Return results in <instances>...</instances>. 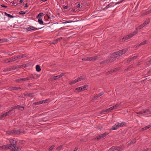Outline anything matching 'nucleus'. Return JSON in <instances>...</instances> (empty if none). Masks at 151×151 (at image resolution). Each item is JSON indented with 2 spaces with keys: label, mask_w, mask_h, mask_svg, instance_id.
Masks as SVG:
<instances>
[{
  "label": "nucleus",
  "mask_w": 151,
  "mask_h": 151,
  "mask_svg": "<svg viewBox=\"0 0 151 151\" xmlns=\"http://www.w3.org/2000/svg\"><path fill=\"white\" fill-rule=\"evenodd\" d=\"M21 133H22L23 134L25 133L24 131H22V130H19L18 129H14L11 131H6V133L8 135H19Z\"/></svg>",
  "instance_id": "nucleus-1"
},
{
  "label": "nucleus",
  "mask_w": 151,
  "mask_h": 151,
  "mask_svg": "<svg viewBox=\"0 0 151 151\" xmlns=\"http://www.w3.org/2000/svg\"><path fill=\"white\" fill-rule=\"evenodd\" d=\"M76 90H78V92H79L80 91H83L82 87H81L76 88Z\"/></svg>",
  "instance_id": "nucleus-34"
},
{
  "label": "nucleus",
  "mask_w": 151,
  "mask_h": 151,
  "mask_svg": "<svg viewBox=\"0 0 151 151\" xmlns=\"http://www.w3.org/2000/svg\"><path fill=\"white\" fill-rule=\"evenodd\" d=\"M55 146L54 145H52L51 146L49 149L48 151H51L54 147Z\"/></svg>",
  "instance_id": "nucleus-46"
},
{
  "label": "nucleus",
  "mask_w": 151,
  "mask_h": 151,
  "mask_svg": "<svg viewBox=\"0 0 151 151\" xmlns=\"http://www.w3.org/2000/svg\"><path fill=\"white\" fill-rule=\"evenodd\" d=\"M118 70V68H116L112 70L113 72H115L117 71Z\"/></svg>",
  "instance_id": "nucleus-56"
},
{
  "label": "nucleus",
  "mask_w": 151,
  "mask_h": 151,
  "mask_svg": "<svg viewBox=\"0 0 151 151\" xmlns=\"http://www.w3.org/2000/svg\"><path fill=\"white\" fill-rule=\"evenodd\" d=\"M124 148L125 147L124 146H113L112 147L110 148L108 150V151H114L115 150H117L118 151H122L124 149Z\"/></svg>",
  "instance_id": "nucleus-2"
},
{
  "label": "nucleus",
  "mask_w": 151,
  "mask_h": 151,
  "mask_svg": "<svg viewBox=\"0 0 151 151\" xmlns=\"http://www.w3.org/2000/svg\"><path fill=\"white\" fill-rule=\"evenodd\" d=\"M26 66V65H25V66H24V65H17L16 66H14L13 67L14 68V70H15V69H16L17 68H23V67H25Z\"/></svg>",
  "instance_id": "nucleus-19"
},
{
  "label": "nucleus",
  "mask_w": 151,
  "mask_h": 151,
  "mask_svg": "<svg viewBox=\"0 0 151 151\" xmlns=\"http://www.w3.org/2000/svg\"><path fill=\"white\" fill-rule=\"evenodd\" d=\"M4 61L5 63L10 62L9 58H6L4 59Z\"/></svg>",
  "instance_id": "nucleus-41"
},
{
  "label": "nucleus",
  "mask_w": 151,
  "mask_h": 151,
  "mask_svg": "<svg viewBox=\"0 0 151 151\" xmlns=\"http://www.w3.org/2000/svg\"><path fill=\"white\" fill-rule=\"evenodd\" d=\"M109 63V60L108 59H107L105 60L102 61L100 63V64H106L108 63Z\"/></svg>",
  "instance_id": "nucleus-26"
},
{
  "label": "nucleus",
  "mask_w": 151,
  "mask_h": 151,
  "mask_svg": "<svg viewBox=\"0 0 151 151\" xmlns=\"http://www.w3.org/2000/svg\"><path fill=\"white\" fill-rule=\"evenodd\" d=\"M147 42V40H145V41H143V42L141 43H140L138 45H137L136 47H139L141 45H145V44L146 43V42Z\"/></svg>",
  "instance_id": "nucleus-30"
},
{
  "label": "nucleus",
  "mask_w": 151,
  "mask_h": 151,
  "mask_svg": "<svg viewBox=\"0 0 151 151\" xmlns=\"http://www.w3.org/2000/svg\"><path fill=\"white\" fill-rule=\"evenodd\" d=\"M118 55L117 53H116V52H114L110 56L112 57L113 58L116 59L117 57V56Z\"/></svg>",
  "instance_id": "nucleus-24"
},
{
  "label": "nucleus",
  "mask_w": 151,
  "mask_h": 151,
  "mask_svg": "<svg viewBox=\"0 0 151 151\" xmlns=\"http://www.w3.org/2000/svg\"><path fill=\"white\" fill-rule=\"evenodd\" d=\"M150 22V19H148L146 20L145 21V22L143 23V24H142L143 25V27L145 26L149 22Z\"/></svg>",
  "instance_id": "nucleus-21"
},
{
  "label": "nucleus",
  "mask_w": 151,
  "mask_h": 151,
  "mask_svg": "<svg viewBox=\"0 0 151 151\" xmlns=\"http://www.w3.org/2000/svg\"><path fill=\"white\" fill-rule=\"evenodd\" d=\"M146 64L147 65L151 64V59L150 60L147 61L146 63Z\"/></svg>",
  "instance_id": "nucleus-52"
},
{
  "label": "nucleus",
  "mask_w": 151,
  "mask_h": 151,
  "mask_svg": "<svg viewBox=\"0 0 151 151\" xmlns=\"http://www.w3.org/2000/svg\"><path fill=\"white\" fill-rule=\"evenodd\" d=\"M63 38L62 37H60L56 39V40L54 41V42H53L52 44H57L58 41H60L62 39H63Z\"/></svg>",
  "instance_id": "nucleus-17"
},
{
  "label": "nucleus",
  "mask_w": 151,
  "mask_h": 151,
  "mask_svg": "<svg viewBox=\"0 0 151 151\" xmlns=\"http://www.w3.org/2000/svg\"><path fill=\"white\" fill-rule=\"evenodd\" d=\"M143 27V24H141L137 28H136V30H138L142 28Z\"/></svg>",
  "instance_id": "nucleus-45"
},
{
  "label": "nucleus",
  "mask_w": 151,
  "mask_h": 151,
  "mask_svg": "<svg viewBox=\"0 0 151 151\" xmlns=\"http://www.w3.org/2000/svg\"><path fill=\"white\" fill-rule=\"evenodd\" d=\"M47 0H38V2L42 3L46 1Z\"/></svg>",
  "instance_id": "nucleus-62"
},
{
  "label": "nucleus",
  "mask_w": 151,
  "mask_h": 151,
  "mask_svg": "<svg viewBox=\"0 0 151 151\" xmlns=\"http://www.w3.org/2000/svg\"><path fill=\"white\" fill-rule=\"evenodd\" d=\"M77 82V81H76V79L75 80L72 81H70V83H70V85H72L73 84L76 83Z\"/></svg>",
  "instance_id": "nucleus-40"
},
{
  "label": "nucleus",
  "mask_w": 151,
  "mask_h": 151,
  "mask_svg": "<svg viewBox=\"0 0 151 151\" xmlns=\"http://www.w3.org/2000/svg\"><path fill=\"white\" fill-rule=\"evenodd\" d=\"M99 56H95L94 57H90V61L95 60H97L99 58Z\"/></svg>",
  "instance_id": "nucleus-14"
},
{
  "label": "nucleus",
  "mask_w": 151,
  "mask_h": 151,
  "mask_svg": "<svg viewBox=\"0 0 151 151\" xmlns=\"http://www.w3.org/2000/svg\"><path fill=\"white\" fill-rule=\"evenodd\" d=\"M137 31H134V32L130 33L129 35H127L124 37L122 39V40L125 41V40H127L129 38H130L134 35L137 33Z\"/></svg>",
  "instance_id": "nucleus-3"
},
{
  "label": "nucleus",
  "mask_w": 151,
  "mask_h": 151,
  "mask_svg": "<svg viewBox=\"0 0 151 151\" xmlns=\"http://www.w3.org/2000/svg\"><path fill=\"white\" fill-rule=\"evenodd\" d=\"M18 109H19V110L22 111H23L24 109V108L23 107L21 106H20V105H18Z\"/></svg>",
  "instance_id": "nucleus-33"
},
{
  "label": "nucleus",
  "mask_w": 151,
  "mask_h": 151,
  "mask_svg": "<svg viewBox=\"0 0 151 151\" xmlns=\"http://www.w3.org/2000/svg\"><path fill=\"white\" fill-rule=\"evenodd\" d=\"M44 19L46 20V21H48V23H45V22H44L45 24H48L50 23V17L47 14H46L44 17Z\"/></svg>",
  "instance_id": "nucleus-9"
},
{
  "label": "nucleus",
  "mask_w": 151,
  "mask_h": 151,
  "mask_svg": "<svg viewBox=\"0 0 151 151\" xmlns=\"http://www.w3.org/2000/svg\"><path fill=\"white\" fill-rule=\"evenodd\" d=\"M127 51V49H124L118 51L116 52V53H117L118 56L122 55L124 54Z\"/></svg>",
  "instance_id": "nucleus-5"
},
{
  "label": "nucleus",
  "mask_w": 151,
  "mask_h": 151,
  "mask_svg": "<svg viewBox=\"0 0 151 151\" xmlns=\"http://www.w3.org/2000/svg\"><path fill=\"white\" fill-rule=\"evenodd\" d=\"M16 58H17V59H19L22 58V57L21 55H19L16 56Z\"/></svg>",
  "instance_id": "nucleus-47"
},
{
  "label": "nucleus",
  "mask_w": 151,
  "mask_h": 151,
  "mask_svg": "<svg viewBox=\"0 0 151 151\" xmlns=\"http://www.w3.org/2000/svg\"><path fill=\"white\" fill-rule=\"evenodd\" d=\"M22 55V58H25V57H26V56H27L28 55L27 54H25L22 55Z\"/></svg>",
  "instance_id": "nucleus-57"
},
{
  "label": "nucleus",
  "mask_w": 151,
  "mask_h": 151,
  "mask_svg": "<svg viewBox=\"0 0 151 151\" xmlns=\"http://www.w3.org/2000/svg\"><path fill=\"white\" fill-rule=\"evenodd\" d=\"M106 112V110H103L102 111H101L99 113H100V114H101L103 113H104Z\"/></svg>",
  "instance_id": "nucleus-61"
},
{
  "label": "nucleus",
  "mask_w": 151,
  "mask_h": 151,
  "mask_svg": "<svg viewBox=\"0 0 151 151\" xmlns=\"http://www.w3.org/2000/svg\"><path fill=\"white\" fill-rule=\"evenodd\" d=\"M30 77V78H32L33 79H36L38 78V76L36 74L32 75Z\"/></svg>",
  "instance_id": "nucleus-28"
},
{
  "label": "nucleus",
  "mask_w": 151,
  "mask_h": 151,
  "mask_svg": "<svg viewBox=\"0 0 151 151\" xmlns=\"http://www.w3.org/2000/svg\"><path fill=\"white\" fill-rule=\"evenodd\" d=\"M13 109H18V105L16 106H15L14 107H12Z\"/></svg>",
  "instance_id": "nucleus-63"
},
{
  "label": "nucleus",
  "mask_w": 151,
  "mask_h": 151,
  "mask_svg": "<svg viewBox=\"0 0 151 151\" xmlns=\"http://www.w3.org/2000/svg\"><path fill=\"white\" fill-rule=\"evenodd\" d=\"M119 105V104H116L115 105L113 106L112 107H114V109H116L117 107H118Z\"/></svg>",
  "instance_id": "nucleus-58"
},
{
  "label": "nucleus",
  "mask_w": 151,
  "mask_h": 151,
  "mask_svg": "<svg viewBox=\"0 0 151 151\" xmlns=\"http://www.w3.org/2000/svg\"><path fill=\"white\" fill-rule=\"evenodd\" d=\"M48 100L47 99H46L45 100H43L42 101H40L38 102V105L40 104L43 103H47L48 101Z\"/></svg>",
  "instance_id": "nucleus-27"
},
{
  "label": "nucleus",
  "mask_w": 151,
  "mask_h": 151,
  "mask_svg": "<svg viewBox=\"0 0 151 151\" xmlns=\"http://www.w3.org/2000/svg\"><path fill=\"white\" fill-rule=\"evenodd\" d=\"M63 147V145H61L56 148V150L58 151L60 150Z\"/></svg>",
  "instance_id": "nucleus-43"
},
{
  "label": "nucleus",
  "mask_w": 151,
  "mask_h": 151,
  "mask_svg": "<svg viewBox=\"0 0 151 151\" xmlns=\"http://www.w3.org/2000/svg\"><path fill=\"white\" fill-rule=\"evenodd\" d=\"M113 72L112 70H110V71L107 72L106 73V75H109L110 73H112Z\"/></svg>",
  "instance_id": "nucleus-54"
},
{
  "label": "nucleus",
  "mask_w": 151,
  "mask_h": 151,
  "mask_svg": "<svg viewBox=\"0 0 151 151\" xmlns=\"http://www.w3.org/2000/svg\"><path fill=\"white\" fill-rule=\"evenodd\" d=\"M143 113L144 114H148L151 113V109H143Z\"/></svg>",
  "instance_id": "nucleus-8"
},
{
  "label": "nucleus",
  "mask_w": 151,
  "mask_h": 151,
  "mask_svg": "<svg viewBox=\"0 0 151 151\" xmlns=\"http://www.w3.org/2000/svg\"><path fill=\"white\" fill-rule=\"evenodd\" d=\"M99 97V95L98 94L96 95L95 96L93 97V99L94 100L96 99L97 98H98Z\"/></svg>",
  "instance_id": "nucleus-48"
},
{
  "label": "nucleus",
  "mask_w": 151,
  "mask_h": 151,
  "mask_svg": "<svg viewBox=\"0 0 151 151\" xmlns=\"http://www.w3.org/2000/svg\"><path fill=\"white\" fill-rule=\"evenodd\" d=\"M38 23H39L40 24H45L44 22L42 21L41 18H38Z\"/></svg>",
  "instance_id": "nucleus-22"
},
{
  "label": "nucleus",
  "mask_w": 151,
  "mask_h": 151,
  "mask_svg": "<svg viewBox=\"0 0 151 151\" xmlns=\"http://www.w3.org/2000/svg\"><path fill=\"white\" fill-rule=\"evenodd\" d=\"M29 80H30V78L29 77H26L16 79L15 81L16 82L19 83L22 82L26 81H28Z\"/></svg>",
  "instance_id": "nucleus-6"
},
{
  "label": "nucleus",
  "mask_w": 151,
  "mask_h": 151,
  "mask_svg": "<svg viewBox=\"0 0 151 151\" xmlns=\"http://www.w3.org/2000/svg\"><path fill=\"white\" fill-rule=\"evenodd\" d=\"M10 144H9L10 146L12 148L15 147L17 145V141L13 139H11L9 140Z\"/></svg>",
  "instance_id": "nucleus-4"
},
{
  "label": "nucleus",
  "mask_w": 151,
  "mask_h": 151,
  "mask_svg": "<svg viewBox=\"0 0 151 151\" xmlns=\"http://www.w3.org/2000/svg\"><path fill=\"white\" fill-rule=\"evenodd\" d=\"M14 70V67H11V68H6L4 70V71L6 72H7V71H11L12 70Z\"/></svg>",
  "instance_id": "nucleus-18"
},
{
  "label": "nucleus",
  "mask_w": 151,
  "mask_h": 151,
  "mask_svg": "<svg viewBox=\"0 0 151 151\" xmlns=\"http://www.w3.org/2000/svg\"><path fill=\"white\" fill-rule=\"evenodd\" d=\"M21 150V147H16V146L15 147L12 148L11 149V150L12 151H17L20 150Z\"/></svg>",
  "instance_id": "nucleus-13"
},
{
  "label": "nucleus",
  "mask_w": 151,
  "mask_h": 151,
  "mask_svg": "<svg viewBox=\"0 0 151 151\" xmlns=\"http://www.w3.org/2000/svg\"><path fill=\"white\" fill-rule=\"evenodd\" d=\"M151 127V125H147V126H146L144 127L145 129V130L147 129H149V128Z\"/></svg>",
  "instance_id": "nucleus-53"
},
{
  "label": "nucleus",
  "mask_w": 151,
  "mask_h": 151,
  "mask_svg": "<svg viewBox=\"0 0 151 151\" xmlns=\"http://www.w3.org/2000/svg\"><path fill=\"white\" fill-rule=\"evenodd\" d=\"M136 142V140L135 139H132L131 141L129 142V143H128L127 144V146H129V145H133Z\"/></svg>",
  "instance_id": "nucleus-15"
},
{
  "label": "nucleus",
  "mask_w": 151,
  "mask_h": 151,
  "mask_svg": "<svg viewBox=\"0 0 151 151\" xmlns=\"http://www.w3.org/2000/svg\"><path fill=\"white\" fill-rule=\"evenodd\" d=\"M10 114V112H6L5 113L3 114L1 116H0V119H1L4 116H6L7 115Z\"/></svg>",
  "instance_id": "nucleus-11"
},
{
  "label": "nucleus",
  "mask_w": 151,
  "mask_h": 151,
  "mask_svg": "<svg viewBox=\"0 0 151 151\" xmlns=\"http://www.w3.org/2000/svg\"><path fill=\"white\" fill-rule=\"evenodd\" d=\"M117 129V127H116V124H115L112 127V128L111 129L112 130H116Z\"/></svg>",
  "instance_id": "nucleus-49"
},
{
  "label": "nucleus",
  "mask_w": 151,
  "mask_h": 151,
  "mask_svg": "<svg viewBox=\"0 0 151 151\" xmlns=\"http://www.w3.org/2000/svg\"><path fill=\"white\" fill-rule=\"evenodd\" d=\"M82 60L83 61H90V58H84L82 59Z\"/></svg>",
  "instance_id": "nucleus-42"
},
{
  "label": "nucleus",
  "mask_w": 151,
  "mask_h": 151,
  "mask_svg": "<svg viewBox=\"0 0 151 151\" xmlns=\"http://www.w3.org/2000/svg\"><path fill=\"white\" fill-rule=\"evenodd\" d=\"M114 109V107L112 106L111 107L106 110V112H109L110 111Z\"/></svg>",
  "instance_id": "nucleus-38"
},
{
  "label": "nucleus",
  "mask_w": 151,
  "mask_h": 151,
  "mask_svg": "<svg viewBox=\"0 0 151 151\" xmlns=\"http://www.w3.org/2000/svg\"><path fill=\"white\" fill-rule=\"evenodd\" d=\"M138 57V56H134L133 57H132V58H128L127 60V62H130L131 61L133 60H134Z\"/></svg>",
  "instance_id": "nucleus-16"
},
{
  "label": "nucleus",
  "mask_w": 151,
  "mask_h": 151,
  "mask_svg": "<svg viewBox=\"0 0 151 151\" xmlns=\"http://www.w3.org/2000/svg\"><path fill=\"white\" fill-rule=\"evenodd\" d=\"M4 14L6 16L8 17H10L11 18L14 17V16H13L12 15L9 14H7L6 12L4 13Z\"/></svg>",
  "instance_id": "nucleus-31"
},
{
  "label": "nucleus",
  "mask_w": 151,
  "mask_h": 151,
  "mask_svg": "<svg viewBox=\"0 0 151 151\" xmlns=\"http://www.w3.org/2000/svg\"><path fill=\"white\" fill-rule=\"evenodd\" d=\"M60 78L59 76V75L54 76L53 77H52L50 78V80L51 81H53L54 80H55L57 79H58V78Z\"/></svg>",
  "instance_id": "nucleus-12"
},
{
  "label": "nucleus",
  "mask_w": 151,
  "mask_h": 151,
  "mask_svg": "<svg viewBox=\"0 0 151 151\" xmlns=\"http://www.w3.org/2000/svg\"><path fill=\"white\" fill-rule=\"evenodd\" d=\"M44 14L42 13L41 12L38 14V18H41V17L43 16L44 15Z\"/></svg>",
  "instance_id": "nucleus-44"
},
{
  "label": "nucleus",
  "mask_w": 151,
  "mask_h": 151,
  "mask_svg": "<svg viewBox=\"0 0 151 151\" xmlns=\"http://www.w3.org/2000/svg\"><path fill=\"white\" fill-rule=\"evenodd\" d=\"M103 94H104L103 92H102L101 93H100L99 94H98L99 95V96H100L102 95Z\"/></svg>",
  "instance_id": "nucleus-64"
},
{
  "label": "nucleus",
  "mask_w": 151,
  "mask_h": 151,
  "mask_svg": "<svg viewBox=\"0 0 151 151\" xmlns=\"http://www.w3.org/2000/svg\"><path fill=\"white\" fill-rule=\"evenodd\" d=\"M21 88L20 87H11L9 88L8 89L11 91H12L13 90H17L21 89Z\"/></svg>",
  "instance_id": "nucleus-10"
},
{
  "label": "nucleus",
  "mask_w": 151,
  "mask_h": 151,
  "mask_svg": "<svg viewBox=\"0 0 151 151\" xmlns=\"http://www.w3.org/2000/svg\"><path fill=\"white\" fill-rule=\"evenodd\" d=\"M0 148H2L3 149H5L7 150L8 149H10V150H11L12 148L11 146L10 145H2L1 147H0Z\"/></svg>",
  "instance_id": "nucleus-7"
},
{
  "label": "nucleus",
  "mask_w": 151,
  "mask_h": 151,
  "mask_svg": "<svg viewBox=\"0 0 151 151\" xmlns=\"http://www.w3.org/2000/svg\"><path fill=\"white\" fill-rule=\"evenodd\" d=\"M83 79L82 76H81L80 77L78 78L76 80V81L78 82L80 81L83 80Z\"/></svg>",
  "instance_id": "nucleus-39"
},
{
  "label": "nucleus",
  "mask_w": 151,
  "mask_h": 151,
  "mask_svg": "<svg viewBox=\"0 0 151 151\" xmlns=\"http://www.w3.org/2000/svg\"><path fill=\"white\" fill-rule=\"evenodd\" d=\"M126 123L125 122H123L121 123H118L117 124L119 125L120 127H122L125 125Z\"/></svg>",
  "instance_id": "nucleus-29"
},
{
  "label": "nucleus",
  "mask_w": 151,
  "mask_h": 151,
  "mask_svg": "<svg viewBox=\"0 0 151 151\" xmlns=\"http://www.w3.org/2000/svg\"><path fill=\"white\" fill-rule=\"evenodd\" d=\"M7 40L6 39H0V43L5 42L7 41Z\"/></svg>",
  "instance_id": "nucleus-36"
},
{
  "label": "nucleus",
  "mask_w": 151,
  "mask_h": 151,
  "mask_svg": "<svg viewBox=\"0 0 151 151\" xmlns=\"http://www.w3.org/2000/svg\"><path fill=\"white\" fill-rule=\"evenodd\" d=\"M109 134L107 132H105L104 134H101V138H104V137H106V135H107Z\"/></svg>",
  "instance_id": "nucleus-35"
},
{
  "label": "nucleus",
  "mask_w": 151,
  "mask_h": 151,
  "mask_svg": "<svg viewBox=\"0 0 151 151\" xmlns=\"http://www.w3.org/2000/svg\"><path fill=\"white\" fill-rule=\"evenodd\" d=\"M16 58V56H14L11 57V58H9V60L10 62H12L13 61H14L16 60H17V59Z\"/></svg>",
  "instance_id": "nucleus-20"
},
{
  "label": "nucleus",
  "mask_w": 151,
  "mask_h": 151,
  "mask_svg": "<svg viewBox=\"0 0 151 151\" xmlns=\"http://www.w3.org/2000/svg\"><path fill=\"white\" fill-rule=\"evenodd\" d=\"M143 112V110H142V111H141L138 112H136V113L137 114H144Z\"/></svg>",
  "instance_id": "nucleus-51"
},
{
  "label": "nucleus",
  "mask_w": 151,
  "mask_h": 151,
  "mask_svg": "<svg viewBox=\"0 0 151 151\" xmlns=\"http://www.w3.org/2000/svg\"><path fill=\"white\" fill-rule=\"evenodd\" d=\"M109 60V63L112 62L115 60L116 59L113 58L111 56H110V58L108 59Z\"/></svg>",
  "instance_id": "nucleus-32"
},
{
  "label": "nucleus",
  "mask_w": 151,
  "mask_h": 151,
  "mask_svg": "<svg viewBox=\"0 0 151 151\" xmlns=\"http://www.w3.org/2000/svg\"><path fill=\"white\" fill-rule=\"evenodd\" d=\"M96 139H97L98 140H99L100 139H101V134L99 135L98 136H97L96 137Z\"/></svg>",
  "instance_id": "nucleus-55"
},
{
  "label": "nucleus",
  "mask_w": 151,
  "mask_h": 151,
  "mask_svg": "<svg viewBox=\"0 0 151 151\" xmlns=\"http://www.w3.org/2000/svg\"><path fill=\"white\" fill-rule=\"evenodd\" d=\"M81 87H82L83 91L85 90H87L88 88V86L87 85H85Z\"/></svg>",
  "instance_id": "nucleus-37"
},
{
  "label": "nucleus",
  "mask_w": 151,
  "mask_h": 151,
  "mask_svg": "<svg viewBox=\"0 0 151 151\" xmlns=\"http://www.w3.org/2000/svg\"><path fill=\"white\" fill-rule=\"evenodd\" d=\"M114 3L113 2L110 3L109 4H108V6H109L110 7H111L112 6L113 4H114Z\"/></svg>",
  "instance_id": "nucleus-60"
},
{
  "label": "nucleus",
  "mask_w": 151,
  "mask_h": 151,
  "mask_svg": "<svg viewBox=\"0 0 151 151\" xmlns=\"http://www.w3.org/2000/svg\"><path fill=\"white\" fill-rule=\"evenodd\" d=\"M75 21H70V20H69V21H66V22H63L62 23H63V24L67 23H68L73 22H74Z\"/></svg>",
  "instance_id": "nucleus-50"
},
{
  "label": "nucleus",
  "mask_w": 151,
  "mask_h": 151,
  "mask_svg": "<svg viewBox=\"0 0 151 151\" xmlns=\"http://www.w3.org/2000/svg\"><path fill=\"white\" fill-rule=\"evenodd\" d=\"M33 94V93H25L24 95L26 97H33L34 96Z\"/></svg>",
  "instance_id": "nucleus-25"
},
{
  "label": "nucleus",
  "mask_w": 151,
  "mask_h": 151,
  "mask_svg": "<svg viewBox=\"0 0 151 151\" xmlns=\"http://www.w3.org/2000/svg\"><path fill=\"white\" fill-rule=\"evenodd\" d=\"M26 29L27 31L33 30L34 29H37V28H35L32 26H30V27L27 28Z\"/></svg>",
  "instance_id": "nucleus-23"
},
{
  "label": "nucleus",
  "mask_w": 151,
  "mask_h": 151,
  "mask_svg": "<svg viewBox=\"0 0 151 151\" xmlns=\"http://www.w3.org/2000/svg\"><path fill=\"white\" fill-rule=\"evenodd\" d=\"M26 12L24 11H21L19 12V14H25Z\"/></svg>",
  "instance_id": "nucleus-59"
}]
</instances>
